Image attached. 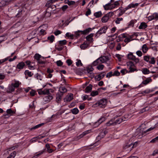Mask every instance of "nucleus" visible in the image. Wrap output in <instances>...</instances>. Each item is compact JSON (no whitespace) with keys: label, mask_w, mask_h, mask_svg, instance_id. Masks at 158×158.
Segmentation results:
<instances>
[{"label":"nucleus","mask_w":158,"mask_h":158,"mask_svg":"<svg viewBox=\"0 0 158 158\" xmlns=\"http://www.w3.org/2000/svg\"><path fill=\"white\" fill-rule=\"evenodd\" d=\"M107 100L106 99H102L98 102L96 103L95 104L93 105V107H96L97 106H99L101 108H104L106 106L107 103Z\"/></svg>","instance_id":"obj_1"},{"label":"nucleus","mask_w":158,"mask_h":158,"mask_svg":"<svg viewBox=\"0 0 158 158\" xmlns=\"http://www.w3.org/2000/svg\"><path fill=\"white\" fill-rule=\"evenodd\" d=\"M144 60L150 64H154L156 63L155 58L149 56H143Z\"/></svg>","instance_id":"obj_2"},{"label":"nucleus","mask_w":158,"mask_h":158,"mask_svg":"<svg viewBox=\"0 0 158 158\" xmlns=\"http://www.w3.org/2000/svg\"><path fill=\"white\" fill-rule=\"evenodd\" d=\"M114 12H110L108 13L102 18V22L103 23L107 22L109 19L114 15Z\"/></svg>","instance_id":"obj_3"},{"label":"nucleus","mask_w":158,"mask_h":158,"mask_svg":"<svg viewBox=\"0 0 158 158\" xmlns=\"http://www.w3.org/2000/svg\"><path fill=\"white\" fill-rule=\"evenodd\" d=\"M135 145V143H128L125 144L124 145L123 148L124 149L130 151L134 148Z\"/></svg>","instance_id":"obj_4"},{"label":"nucleus","mask_w":158,"mask_h":158,"mask_svg":"<svg viewBox=\"0 0 158 158\" xmlns=\"http://www.w3.org/2000/svg\"><path fill=\"white\" fill-rule=\"evenodd\" d=\"M107 29V27L106 26H104L102 27L96 33V36H98L100 35L105 33Z\"/></svg>","instance_id":"obj_5"},{"label":"nucleus","mask_w":158,"mask_h":158,"mask_svg":"<svg viewBox=\"0 0 158 158\" xmlns=\"http://www.w3.org/2000/svg\"><path fill=\"white\" fill-rule=\"evenodd\" d=\"M127 120V118H126V116H125L118 118L116 120L114 119V122L115 125H116L117 124H119L123 121H126Z\"/></svg>","instance_id":"obj_6"},{"label":"nucleus","mask_w":158,"mask_h":158,"mask_svg":"<svg viewBox=\"0 0 158 158\" xmlns=\"http://www.w3.org/2000/svg\"><path fill=\"white\" fill-rule=\"evenodd\" d=\"M148 18L149 21H151L153 19L156 21L158 20V14L157 13H155L152 15L148 16Z\"/></svg>","instance_id":"obj_7"},{"label":"nucleus","mask_w":158,"mask_h":158,"mask_svg":"<svg viewBox=\"0 0 158 158\" xmlns=\"http://www.w3.org/2000/svg\"><path fill=\"white\" fill-rule=\"evenodd\" d=\"M107 133V130L106 129H103L99 133L98 136L97 137V139H101L103 138Z\"/></svg>","instance_id":"obj_8"},{"label":"nucleus","mask_w":158,"mask_h":158,"mask_svg":"<svg viewBox=\"0 0 158 158\" xmlns=\"http://www.w3.org/2000/svg\"><path fill=\"white\" fill-rule=\"evenodd\" d=\"M98 58L101 64L105 63L109 60L108 56H101Z\"/></svg>","instance_id":"obj_9"},{"label":"nucleus","mask_w":158,"mask_h":158,"mask_svg":"<svg viewBox=\"0 0 158 158\" xmlns=\"http://www.w3.org/2000/svg\"><path fill=\"white\" fill-rule=\"evenodd\" d=\"M114 4L110 3H108L104 6V9L106 10H112L115 8V6L114 5Z\"/></svg>","instance_id":"obj_10"},{"label":"nucleus","mask_w":158,"mask_h":158,"mask_svg":"<svg viewBox=\"0 0 158 158\" xmlns=\"http://www.w3.org/2000/svg\"><path fill=\"white\" fill-rule=\"evenodd\" d=\"M12 0H3L0 2V6H4L8 4Z\"/></svg>","instance_id":"obj_11"},{"label":"nucleus","mask_w":158,"mask_h":158,"mask_svg":"<svg viewBox=\"0 0 158 158\" xmlns=\"http://www.w3.org/2000/svg\"><path fill=\"white\" fill-rule=\"evenodd\" d=\"M73 99V94H70L66 96L65 98L64 99V101L66 102L70 101Z\"/></svg>","instance_id":"obj_12"},{"label":"nucleus","mask_w":158,"mask_h":158,"mask_svg":"<svg viewBox=\"0 0 158 158\" xmlns=\"http://www.w3.org/2000/svg\"><path fill=\"white\" fill-rule=\"evenodd\" d=\"M53 98V97L51 95H49L44 98L43 100L45 103H48Z\"/></svg>","instance_id":"obj_13"},{"label":"nucleus","mask_w":158,"mask_h":158,"mask_svg":"<svg viewBox=\"0 0 158 158\" xmlns=\"http://www.w3.org/2000/svg\"><path fill=\"white\" fill-rule=\"evenodd\" d=\"M63 94L61 93H58L56 95V101L58 102H60L61 99V98L63 95Z\"/></svg>","instance_id":"obj_14"},{"label":"nucleus","mask_w":158,"mask_h":158,"mask_svg":"<svg viewBox=\"0 0 158 158\" xmlns=\"http://www.w3.org/2000/svg\"><path fill=\"white\" fill-rule=\"evenodd\" d=\"M106 126L108 127L115 125L114 122V119H111L106 124Z\"/></svg>","instance_id":"obj_15"},{"label":"nucleus","mask_w":158,"mask_h":158,"mask_svg":"<svg viewBox=\"0 0 158 158\" xmlns=\"http://www.w3.org/2000/svg\"><path fill=\"white\" fill-rule=\"evenodd\" d=\"M25 66V64L24 62H21L19 63L17 65L16 68L19 69H22Z\"/></svg>","instance_id":"obj_16"},{"label":"nucleus","mask_w":158,"mask_h":158,"mask_svg":"<svg viewBox=\"0 0 158 158\" xmlns=\"http://www.w3.org/2000/svg\"><path fill=\"white\" fill-rule=\"evenodd\" d=\"M15 90V88L12 84L9 86L7 89V92L8 93H11L14 91Z\"/></svg>","instance_id":"obj_17"},{"label":"nucleus","mask_w":158,"mask_h":158,"mask_svg":"<svg viewBox=\"0 0 158 158\" xmlns=\"http://www.w3.org/2000/svg\"><path fill=\"white\" fill-rule=\"evenodd\" d=\"M93 34L91 33L87 36L86 37L87 40L90 43L92 42L93 41L92 37L93 36Z\"/></svg>","instance_id":"obj_18"},{"label":"nucleus","mask_w":158,"mask_h":158,"mask_svg":"<svg viewBox=\"0 0 158 158\" xmlns=\"http://www.w3.org/2000/svg\"><path fill=\"white\" fill-rule=\"evenodd\" d=\"M105 118L104 117H102L98 120L97 122L95 123V124L96 125H99L102 122L105 121Z\"/></svg>","instance_id":"obj_19"},{"label":"nucleus","mask_w":158,"mask_h":158,"mask_svg":"<svg viewBox=\"0 0 158 158\" xmlns=\"http://www.w3.org/2000/svg\"><path fill=\"white\" fill-rule=\"evenodd\" d=\"M92 29L90 28H88L87 29H86L84 30L83 31H81V34H86L88 33L89 32L91 31H92Z\"/></svg>","instance_id":"obj_20"},{"label":"nucleus","mask_w":158,"mask_h":158,"mask_svg":"<svg viewBox=\"0 0 158 158\" xmlns=\"http://www.w3.org/2000/svg\"><path fill=\"white\" fill-rule=\"evenodd\" d=\"M94 70V69L92 67H90V68L88 67L86 71V73L88 74H92V76H93V74H92V71Z\"/></svg>","instance_id":"obj_21"},{"label":"nucleus","mask_w":158,"mask_h":158,"mask_svg":"<svg viewBox=\"0 0 158 158\" xmlns=\"http://www.w3.org/2000/svg\"><path fill=\"white\" fill-rule=\"evenodd\" d=\"M142 49L143 53H145L147 52L148 48L146 44H143L142 47Z\"/></svg>","instance_id":"obj_22"},{"label":"nucleus","mask_w":158,"mask_h":158,"mask_svg":"<svg viewBox=\"0 0 158 158\" xmlns=\"http://www.w3.org/2000/svg\"><path fill=\"white\" fill-rule=\"evenodd\" d=\"M14 81L15 82V83H12L11 84L12 85L14 86V87L15 88H18L19 87L20 83L19 82V81H16L15 80H14Z\"/></svg>","instance_id":"obj_23"},{"label":"nucleus","mask_w":158,"mask_h":158,"mask_svg":"<svg viewBox=\"0 0 158 158\" xmlns=\"http://www.w3.org/2000/svg\"><path fill=\"white\" fill-rule=\"evenodd\" d=\"M92 88V85L91 84H89L88 86H87L85 89V92L86 93H88L90 92Z\"/></svg>","instance_id":"obj_24"},{"label":"nucleus","mask_w":158,"mask_h":158,"mask_svg":"<svg viewBox=\"0 0 158 158\" xmlns=\"http://www.w3.org/2000/svg\"><path fill=\"white\" fill-rule=\"evenodd\" d=\"M59 90L60 91L59 93H61L63 94V93H65L67 91V89L64 87H60L59 88Z\"/></svg>","instance_id":"obj_25"},{"label":"nucleus","mask_w":158,"mask_h":158,"mask_svg":"<svg viewBox=\"0 0 158 158\" xmlns=\"http://www.w3.org/2000/svg\"><path fill=\"white\" fill-rule=\"evenodd\" d=\"M45 147L47 148V152L49 153H52V152L53 151V149L50 148V146L48 144H46L45 145Z\"/></svg>","instance_id":"obj_26"},{"label":"nucleus","mask_w":158,"mask_h":158,"mask_svg":"<svg viewBox=\"0 0 158 158\" xmlns=\"http://www.w3.org/2000/svg\"><path fill=\"white\" fill-rule=\"evenodd\" d=\"M147 27V25L145 23H142L139 27V29H143L146 28Z\"/></svg>","instance_id":"obj_27"},{"label":"nucleus","mask_w":158,"mask_h":158,"mask_svg":"<svg viewBox=\"0 0 158 158\" xmlns=\"http://www.w3.org/2000/svg\"><path fill=\"white\" fill-rule=\"evenodd\" d=\"M127 57L128 59L133 60L135 59V56H134L132 53L130 52L127 55Z\"/></svg>","instance_id":"obj_28"},{"label":"nucleus","mask_w":158,"mask_h":158,"mask_svg":"<svg viewBox=\"0 0 158 158\" xmlns=\"http://www.w3.org/2000/svg\"><path fill=\"white\" fill-rule=\"evenodd\" d=\"M152 81V80L151 78H148L145 80L143 81L142 83L143 85H146L147 84L149 83L150 82H151Z\"/></svg>","instance_id":"obj_29"},{"label":"nucleus","mask_w":158,"mask_h":158,"mask_svg":"<svg viewBox=\"0 0 158 158\" xmlns=\"http://www.w3.org/2000/svg\"><path fill=\"white\" fill-rule=\"evenodd\" d=\"M142 72L144 74H148L150 73V71L147 68L142 69Z\"/></svg>","instance_id":"obj_30"},{"label":"nucleus","mask_w":158,"mask_h":158,"mask_svg":"<svg viewBox=\"0 0 158 158\" xmlns=\"http://www.w3.org/2000/svg\"><path fill=\"white\" fill-rule=\"evenodd\" d=\"M102 13L101 11L96 12L94 14V15L96 18L100 17L102 16Z\"/></svg>","instance_id":"obj_31"},{"label":"nucleus","mask_w":158,"mask_h":158,"mask_svg":"<svg viewBox=\"0 0 158 158\" xmlns=\"http://www.w3.org/2000/svg\"><path fill=\"white\" fill-rule=\"evenodd\" d=\"M55 39V37L53 35H51L48 37V39L52 43L53 42Z\"/></svg>","instance_id":"obj_32"},{"label":"nucleus","mask_w":158,"mask_h":158,"mask_svg":"<svg viewBox=\"0 0 158 158\" xmlns=\"http://www.w3.org/2000/svg\"><path fill=\"white\" fill-rule=\"evenodd\" d=\"M101 64L98 58L96 60L93 62L92 64L93 66H95L98 65V64Z\"/></svg>","instance_id":"obj_33"},{"label":"nucleus","mask_w":158,"mask_h":158,"mask_svg":"<svg viewBox=\"0 0 158 158\" xmlns=\"http://www.w3.org/2000/svg\"><path fill=\"white\" fill-rule=\"evenodd\" d=\"M88 46V45L87 44L84 43L80 46V48L82 49H85Z\"/></svg>","instance_id":"obj_34"},{"label":"nucleus","mask_w":158,"mask_h":158,"mask_svg":"<svg viewBox=\"0 0 158 158\" xmlns=\"http://www.w3.org/2000/svg\"><path fill=\"white\" fill-rule=\"evenodd\" d=\"M90 131H91L90 130H87V131H85L84 132L81 134L80 135V137L81 138L83 137L84 136H85L86 135L90 133Z\"/></svg>","instance_id":"obj_35"},{"label":"nucleus","mask_w":158,"mask_h":158,"mask_svg":"<svg viewBox=\"0 0 158 158\" xmlns=\"http://www.w3.org/2000/svg\"><path fill=\"white\" fill-rule=\"evenodd\" d=\"M44 124V123H41L40 124H39L35 126V127H32L31 129V130H32L33 129H35L38 128H39V127H40L41 126H43Z\"/></svg>","instance_id":"obj_36"},{"label":"nucleus","mask_w":158,"mask_h":158,"mask_svg":"<svg viewBox=\"0 0 158 158\" xmlns=\"http://www.w3.org/2000/svg\"><path fill=\"white\" fill-rule=\"evenodd\" d=\"M127 65L129 68L131 67H135L133 63L131 61L128 62L127 63Z\"/></svg>","instance_id":"obj_37"},{"label":"nucleus","mask_w":158,"mask_h":158,"mask_svg":"<svg viewBox=\"0 0 158 158\" xmlns=\"http://www.w3.org/2000/svg\"><path fill=\"white\" fill-rule=\"evenodd\" d=\"M132 37L131 36H128L126 37V38L124 40V41L126 43H128L131 40V39Z\"/></svg>","instance_id":"obj_38"},{"label":"nucleus","mask_w":158,"mask_h":158,"mask_svg":"<svg viewBox=\"0 0 158 158\" xmlns=\"http://www.w3.org/2000/svg\"><path fill=\"white\" fill-rule=\"evenodd\" d=\"M71 111L73 114H76L78 113L79 110L77 108H74Z\"/></svg>","instance_id":"obj_39"},{"label":"nucleus","mask_w":158,"mask_h":158,"mask_svg":"<svg viewBox=\"0 0 158 158\" xmlns=\"http://www.w3.org/2000/svg\"><path fill=\"white\" fill-rule=\"evenodd\" d=\"M67 43L66 41L65 40H60L59 41V44L61 46H63L64 45L66 44Z\"/></svg>","instance_id":"obj_40"},{"label":"nucleus","mask_w":158,"mask_h":158,"mask_svg":"<svg viewBox=\"0 0 158 158\" xmlns=\"http://www.w3.org/2000/svg\"><path fill=\"white\" fill-rule=\"evenodd\" d=\"M16 155V152L15 151L11 153L9 156L7 158H14Z\"/></svg>","instance_id":"obj_41"},{"label":"nucleus","mask_w":158,"mask_h":158,"mask_svg":"<svg viewBox=\"0 0 158 158\" xmlns=\"http://www.w3.org/2000/svg\"><path fill=\"white\" fill-rule=\"evenodd\" d=\"M44 151L43 150L42 151H40L39 152V153L35 155L33 158H37L38 156H40L44 152Z\"/></svg>","instance_id":"obj_42"},{"label":"nucleus","mask_w":158,"mask_h":158,"mask_svg":"<svg viewBox=\"0 0 158 158\" xmlns=\"http://www.w3.org/2000/svg\"><path fill=\"white\" fill-rule=\"evenodd\" d=\"M62 46H61L58 44L56 47V49L59 51H61L63 49V47Z\"/></svg>","instance_id":"obj_43"},{"label":"nucleus","mask_w":158,"mask_h":158,"mask_svg":"<svg viewBox=\"0 0 158 158\" xmlns=\"http://www.w3.org/2000/svg\"><path fill=\"white\" fill-rule=\"evenodd\" d=\"M130 6V8H135L136 6H137L138 5V3H135V4L131 3L129 5Z\"/></svg>","instance_id":"obj_44"},{"label":"nucleus","mask_w":158,"mask_h":158,"mask_svg":"<svg viewBox=\"0 0 158 158\" xmlns=\"http://www.w3.org/2000/svg\"><path fill=\"white\" fill-rule=\"evenodd\" d=\"M104 65L103 64H100L97 66V68L99 70H101L103 69L104 68Z\"/></svg>","instance_id":"obj_45"},{"label":"nucleus","mask_w":158,"mask_h":158,"mask_svg":"<svg viewBox=\"0 0 158 158\" xmlns=\"http://www.w3.org/2000/svg\"><path fill=\"white\" fill-rule=\"evenodd\" d=\"M48 89H44L43 90V94H49L50 92Z\"/></svg>","instance_id":"obj_46"},{"label":"nucleus","mask_w":158,"mask_h":158,"mask_svg":"<svg viewBox=\"0 0 158 158\" xmlns=\"http://www.w3.org/2000/svg\"><path fill=\"white\" fill-rule=\"evenodd\" d=\"M118 10H119L120 11V12L118 14V16H120L122 15L123 13H125V11H124L123 10H122L121 7L119 8Z\"/></svg>","instance_id":"obj_47"},{"label":"nucleus","mask_w":158,"mask_h":158,"mask_svg":"<svg viewBox=\"0 0 158 158\" xmlns=\"http://www.w3.org/2000/svg\"><path fill=\"white\" fill-rule=\"evenodd\" d=\"M77 62L76 63V65L78 67L80 65L82 66L83 64L81 62V60L78 59H77Z\"/></svg>","instance_id":"obj_48"},{"label":"nucleus","mask_w":158,"mask_h":158,"mask_svg":"<svg viewBox=\"0 0 158 158\" xmlns=\"http://www.w3.org/2000/svg\"><path fill=\"white\" fill-rule=\"evenodd\" d=\"M41 57V56L38 54H36L34 56V58L35 59L37 60L38 61L39 60Z\"/></svg>","instance_id":"obj_49"},{"label":"nucleus","mask_w":158,"mask_h":158,"mask_svg":"<svg viewBox=\"0 0 158 158\" xmlns=\"http://www.w3.org/2000/svg\"><path fill=\"white\" fill-rule=\"evenodd\" d=\"M98 94V92L97 91H93L91 94V95L92 96H94Z\"/></svg>","instance_id":"obj_50"},{"label":"nucleus","mask_w":158,"mask_h":158,"mask_svg":"<svg viewBox=\"0 0 158 158\" xmlns=\"http://www.w3.org/2000/svg\"><path fill=\"white\" fill-rule=\"evenodd\" d=\"M129 72L131 73L136 70V69L135 68V67H130L129 68Z\"/></svg>","instance_id":"obj_51"},{"label":"nucleus","mask_w":158,"mask_h":158,"mask_svg":"<svg viewBox=\"0 0 158 158\" xmlns=\"http://www.w3.org/2000/svg\"><path fill=\"white\" fill-rule=\"evenodd\" d=\"M106 73L105 72H102L99 74L98 76L101 79H102L105 76Z\"/></svg>","instance_id":"obj_52"},{"label":"nucleus","mask_w":158,"mask_h":158,"mask_svg":"<svg viewBox=\"0 0 158 158\" xmlns=\"http://www.w3.org/2000/svg\"><path fill=\"white\" fill-rule=\"evenodd\" d=\"M25 73L29 77H31L33 74H32L31 72H29L28 70H26L25 71Z\"/></svg>","instance_id":"obj_53"},{"label":"nucleus","mask_w":158,"mask_h":158,"mask_svg":"<svg viewBox=\"0 0 158 158\" xmlns=\"http://www.w3.org/2000/svg\"><path fill=\"white\" fill-rule=\"evenodd\" d=\"M66 36L70 37L71 39H73V34H71L70 33L68 32L66 33Z\"/></svg>","instance_id":"obj_54"},{"label":"nucleus","mask_w":158,"mask_h":158,"mask_svg":"<svg viewBox=\"0 0 158 158\" xmlns=\"http://www.w3.org/2000/svg\"><path fill=\"white\" fill-rule=\"evenodd\" d=\"M143 134V132L141 131V130L140 131L139 133H138L137 135H138V137L139 138H142V135Z\"/></svg>","instance_id":"obj_55"},{"label":"nucleus","mask_w":158,"mask_h":158,"mask_svg":"<svg viewBox=\"0 0 158 158\" xmlns=\"http://www.w3.org/2000/svg\"><path fill=\"white\" fill-rule=\"evenodd\" d=\"M123 19L122 18H117L116 20L115 21V23L117 24H119L120 21L123 20Z\"/></svg>","instance_id":"obj_56"},{"label":"nucleus","mask_w":158,"mask_h":158,"mask_svg":"<svg viewBox=\"0 0 158 158\" xmlns=\"http://www.w3.org/2000/svg\"><path fill=\"white\" fill-rule=\"evenodd\" d=\"M8 60V57H6L5 59H2V60H0V65L1 64H2V63L5 62V61Z\"/></svg>","instance_id":"obj_57"},{"label":"nucleus","mask_w":158,"mask_h":158,"mask_svg":"<svg viewBox=\"0 0 158 158\" xmlns=\"http://www.w3.org/2000/svg\"><path fill=\"white\" fill-rule=\"evenodd\" d=\"M68 7L67 5H65L63 6L61 8V9L63 11H64L68 8Z\"/></svg>","instance_id":"obj_58"},{"label":"nucleus","mask_w":158,"mask_h":158,"mask_svg":"<svg viewBox=\"0 0 158 158\" xmlns=\"http://www.w3.org/2000/svg\"><path fill=\"white\" fill-rule=\"evenodd\" d=\"M56 63L58 66H61L63 64V63L60 60L57 61Z\"/></svg>","instance_id":"obj_59"},{"label":"nucleus","mask_w":158,"mask_h":158,"mask_svg":"<svg viewBox=\"0 0 158 158\" xmlns=\"http://www.w3.org/2000/svg\"><path fill=\"white\" fill-rule=\"evenodd\" d=\"M134 21L133 20H131L129 24V26L133 27L134 26Z\"/></svg>","instance_id":"obj_60"},{"label":"nucleus","mask_w":158,"mask_h":158,"mask_svg":"<svg viewBox=\"0 0 158 158\" xmlns=\"http://www.w3.org/2000/svg\"><path fill=\"white\" fill-rule=\"evenodd\" d=\"M137 55L139 56H141L142 55V53L140 51H138L136 52Z\"/></svg>","instance_id":"obj_61"},{"label":"nucleus","mask_w":158,"mask_h":158,"mask_svg":"<svg viewBox=\"0 0 158 158\" xmlns=\"http://www.w3.org/2000/svg\"><path fill=\"white\" fill-rule=\"evenodd\" d=\"M113 74H112V72H110L108 73L106 75V77H110L112 76H113Z\"/></svg>","instance_id":"obj_62"},{"label":"nucleus","mask_w":158,"mask_h":158,"mask_svg":"<svg viewBox=\"0 0 158 158\" xmlns=\"http://www.w3.org/2000/svg\"><path fill=\"white\" fill-rule=\"evenodd\" d=\"M120 74V73L118 72V71H116L114 72V73H113V76H118Z\"/></svg>","instance_id":"obj_63"},{"label":"nucleus","mask_w":158,"mask_h":158,"mask_svg":"<svg viewBox=\"0 0 158 158\" xmlns=\"http://www.w3.org/2000/svg\"><path fill=\"white\" fill-rule=\"evenodd\" d=\"M66 62L69 66L71 65V64L72 63V61L70 59L67 60H66Z\"/></svg>","instance_id":"obj_64"}]
</instances>
